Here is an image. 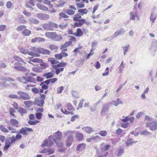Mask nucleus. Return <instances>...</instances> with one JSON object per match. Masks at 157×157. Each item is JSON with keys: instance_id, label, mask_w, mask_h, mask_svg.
<instances>
[{"instance_id": "obj_62", "label": "nucleus", "mask_w": 157, "mask_h": 157, "mask_svg": "<svg viewBox=\"0 0 157 157\" xmlns=\"http://www.w3.org/2000/svg\"><path fill=\"white\" fill-rule=\"evenodd\" d=\"M55 57L58 59H61L62 58V54H56L55 55Z\"/></svg>"}, {"instance_id": "obj_13", "label": "nucleus", "mask_w": 157, "mask_h": 157, "mask_svg": "<svg viewBox=\"0 0 157 157\" xmlns=\"http://www.w3.org/2000/svg\"><path fill=\"white\" fill-rule=\"evenodd\" d=\"M151 50L155 51L157 49V40L155 39L152 40L151 45L150 48Z\"/></svg>"}, {"instance_id": "obj_25", "label": "nucleus", "mask_w": 157, "mask_h": 157, "mask_svg": "<svg viewBox=\"0 0 157 157\" xmlns=\"http://www.w3.org/2000/svg\"><path fill=\"white\" fill-rule=\"evenodd\" d=\"M10 122L13 126L16 127H18V125L19 124V122L17 120L15 119H12L10 120Z\"/></svg>"}, {"instance_id": "obj_23", "label": "nucleus", "mask_w": 157, "mask_h": 157, "mask_svg": "<svg viewBox=\"0 0 157 157\" xmlns=\"http://www.w3.org/2000/svg\"><path fill=\"white\" fill-rule=\"evenodd\" d=\"M54 74L52 72L45 73L43 75V77H45L46 79H48L54 76Z\"/></svg>"}, {"instance_id": "obj_15", "label": "nucleus", "mask_w": 157, "mask_h": 157, "mask_svg": "<svg viewBox=\"0 0 157 157\" xmlns=\"http://www.w3.org/2000/svg\"><path fill=\"white\" fill-rule=\"evenodd\" d=\"M55 33L56 32H46L45 33V36L53 40L55 38Z\"/></svg>"}, {"instance_id": "obj_8", "label": "nucleus", "mask_w": 157, "mask_h": 157, "mask_svg": "<svg viewBox=\"0 0 157 157\" xmlns=\"http://www.w3.org/2000/svg\"><path fill=\"white\" fill-rule=\"evenodd\" d=\"M111 105V102H109L103 105L101 110V113L102 115H104L105 112L108 111Z\"/></svg>"}, {"instance_id": "obj_50", "label": "nucleus", "mask_w": 157, "mask_h": 157, "mask_svg": "<svg viewBox=\"0 0 157 157\" xmlns=\"http://www.w3.org/2000/svg\"><path fill=\"white\" fill-rule=\"evenodd\" d=\"M49 48L51 50H57L58 47L54 44H52L50 45L49 46Z\"/></svg>"}, {"instance_id": "obj_6", "label": "nucleus", "mask_w": 157, "mask_h": 157, "mask_svg": "<svg viewBox=\"0 0 157 157\" xmlns=\"http://www.w3.org/2000/svg\"><path fill=\"white\" fill-rule=\"evenodd\" d=\"M100 146V150L101 153H104L108 152L107 151L110 147V145L109 144H107L105 145V144L102 143L101 144Z\"/></svg>"}, {"instance_id": "obj_7", "label": "nucleus", "mask_w": 157, "mask_h": 157, "mask_svg": "<svg viewBox=\"0 0 157 157\" xmlns=\"http://www.w3.org/2000/svg\"><path fill=\"white\" fill-rule=\"evenodd\" d=\"M37 18L41 20H47L50 17L49 15L46 13H39L36 15Z\"/></svg>"}, {"instance_id": "obj_16", "label": "nucleus", "mask_w": 157, "mask_h": 157, "mask_svg": "<svg viewBox=\"0 0 157 157\" xmlns=\"http://www.w3.org/2000/svg\"><path fill=\"white\" fill-rule=\"evenodd\" d=\"M62 133L59 131H58L55 133L54 138L56 139V140H59L62 138Z\"/></svg>"}, {"instance_id": "obj_44", "label": "nucleus", "mask_w": 157, "mask_h": 157, "mask_svg": "<svg viewBox=\"0 0 157 157\" xmlns=\"http://www.w3.org/2000/svg\"><path fill=\"white\" fill-rule=\"evenodd\" d=\"M22 33L24 35L27 36H29L31 33V31L27 29H25L22 32Z\"/></svg>"}, {"instance_id": "obj_61", "label": "nucleus", "mask_w": 157, "mask_h": 157, "mask_svg": "<svg viewBox=\"0 0 157 157\" xmlns=\"http://www.w3.org/2000/svg\"><path fill=\"white\" fill-rule=\"evenodd\" d=\"M63 90V87L61 86L60 87H59L57 88V93L58 94H60L62 93Z\"/></svg>"}, {"instance_id": "obj_33", "label": "nucleus", "mask_w": 157, "mask_h": 157, "mask_svg": "<svg viewBox=\"0 0 157 157\" xmlns=\"http://www.w3.org/2000/svg\"><path fill=\"white\" fill-rule=\"evenodd\" d=\"M54 37L55 38L53 40L55 41H59L63 39V37L61 35H57L56 32Z\"/></svg>"}, {"instance_id": "obj_30", "label": "nucleus", "mask_w": 157, "mask_h": 157, "mask_svg": "<svg viewBox=\"0 0 157 157\" xmlns=\"http://www.w3.org/2000/svg\"><path fill=\"white\" fill-rule=\"evenodd\" d=\"M24 103L27 108L31 107L33 104V101L30 100L24 101Z\"/></svg>"}, {"instance_id": "obj_53", "label": "nucleus", "mask_w": 157, "mask_h": 157, "mask_svg": "<svg viewBox=\"0 0 157 157\" xmlns=\"http://www.w3.org/2000/svg\"><path fill=\"white\" fill-rule=\"evenodd\" d=\"M40 63H41L40 64V65L41 67L40 68L41 69V70L46 68L48 66V65L47 63L44 62H43V61Z\"/></svg>"}, {"instance_id": "obj_1", "label": "nucleus", "mask_w": 157, "mask_h": 157, "mask_svg": "<svg viewBox=\"0 0 157 157\" xmlns=\"http://www.w3.org/2000/svg\"><path fill=\"white\" fill-rule=\"evenodd\" d=\"M144 122L146 127L149 128L152 131H155L157 129V121L154 120L152 117L146 115L144 118Z\"/></svg>"}, {"instance_id": "obj_48", "label": "nucleus", "mask_w": 157, "mask_h": 157, "mask_svg": "<svg viewBox=\"0 0 157 157\" xmlns=\"http://www.w3.org/2000/svg\"><path fill=\"white\" fill-rule=\"evenodd\" d=\"M19 133L23 135H27L28 134L26 132L25 127L21 128L19 131Z\"/></svg>"}, {"instance_id": "obj_60", "label": "nucleus", "mask_w": 157, "mask_h": 157, "mask_svg": "<svg viewBox=\"0 0 157 157\" xmlns=\"http://www.w3.org/2000/svg\"><path fill=\"white\" fill-rule=\"evenodd\" d=\"M9 97L10 98L19 99V96L14 94H10L9 95Z\"/></svg>"}, {"instance_id": "obj_2", "label": "nucleus", "mask_w": 157, "mask_h": 157, "mask_svg": "<svg viewBox=\"0 0 157 157\" xmlns=\"http://www.w3.org/2000/svg\"><path fill=\"white\" fill-rule=\"evenodd\" d=\"M17 79L19 82L24 84L29 82L33 83H36L35 78L31 76H22L18 77Z\"/></svg>"}, {"instance_id": "obj_17", "label": "nucleus", "mask_w": 157, "mask_h": 157, "mask_svg": "<svg viewBox=\"0 0 157 157\" xmlns=\"http://www.w3.org/2000/svg\"><path fill=\"white\" fill-rule=\"evenodd\" d=\"M124 151V148L123 147H120L115 152V154L117 156L122 155Z\"/></svg>"}, {"instance_id": "obj_56", "label": "nucleus", "mask_w": 157, "mask_h": 157, "mask_svg": "<svg viewBox=\"0 0 157 157\" xmlns=\"http://www.w3.org/2000/svg\"><path fill=\"white\" fill-rule=\"evenodd\" d=\"M33 71L36 72H40L42 71L40 67H35L32 69Z\"/></svg>"}, {"instance_id": "obj_58", "label": "nucleus", "mask_w": 157, "mask_h": 157, "mask_svg": "<svg viewBox=\"0 0 157 157\" xmlns=\"http://www.w3.org/2000/svg\"><path fill=\"white\" fill-rule=\"evenodd\" d=\"M141 134L144 135H151V133L147 130H144L141 132Z\"/></svg>"}, {"instance_id": "obj_63", "label": "nucleus", "mask_w": 157, "mask_h": 157, "mask_svg": "<svg viewBox=\"0 0 157 157\" xmlns=\"http://www.w3.org/2000/svg\"><path fill=\"white\" fill-rule=\"evenodd\" d=\"M67 109L69 110H72L73 109V108L71 104L69 103H68L67 104Z\"/></svg>"}, {"instance_id": "obj_57", "label": "nucleus", "mask_w": 157, "mask_h": 157, "mask_svg": "<svg viewBox=\"0 0 157 157\" xmlns=\"http://www.w3.org/2000/svg\"><path fill=\"white\" fill-rule=\"evenodd\" d=\"M66 13L69 15H72L75 13V11L71 9H67L66 11Z\"/></svg>"}, {"instance_id": "obj_18", "label": "nucleus", "mask_w": 157, "mask_h": 157, "mask_svg": "<svg viewBox=\"0 0 157 157\" xmlns=\"http://www.w3.org/2000/svg\"><path fill=\"white\" fill-rule=\"evenodd\" d=\"M36 6L39 9L43 11H47L48 10V7L40 3H37L36 4Z\"/></svg>"}, {"instance_id": "obj_45", "label": "nucleus", "mask_w": 157, "mask_h": 157, "mask_svg": "<svg viewBox=\"0 0 157 157\" xmlns=\"http://www.w3.org/2000/svg\"><path fill=\"white\" fill-rule=\"evenodd\" d=\"M132 140L131 139H129L126 142V145L128 147L130 146H131L132 144L134 143H137V141H132Z\"/></svg>"}, {"instance_id": "obj_59", "label": "nucleus", "mask_w": 157, "mask_h": 157, "mask_svg": "<svg viewBox=\"0 0 157 157\" xmlns=\"http://www.w3.org/2000/svg\"><path fill=\"white\" fill-rule=\"evenodd\" d=\"M59 16L63 18H68L69 17V16L67 15L65 13H59Z\"/></svg>"}, {"instance_id": "obj_34", "label": "nucleus", "mask_w": 157, "mask_h": 157, "mask_svg": "<svg viewBox=\"0 0 157 157\" xmlns=\"http://www.w3.org/2000/svg\"><path fill=\"white\" fill-rule=\"evenodd\" d=\"M41 49V48H37L36 47H31V49L32 51L35 52L40 53Z\"/></svg>"}, {"instance_id": "obj_52", "label": "nucleus", "mask_w": 157, "mask_h": 157, "mask_svg": "<svg viewBox=\"0 0 157 157\" xmlns=\"http://www.w3.org/2000/svg\"><path fill=\"white\" fill-rule=\"evenodd\" d=\"M15 112V110L13 108H10L9 110V112L11 115L13 117L16 118V117L14 115V113Z\"/></svg>"}, {"instance_id": "obj_12", "label": "nucleus", "mask_w": 157, "mask_h": 157, "mask_svg": "<svg viewBox=\"0 0 157 157\" xmlns=\"http://www.w3.org/2000/svg\"><path fill=\"white\" fill-rule=\"evenodd\" d=\"M44 103V101L43 100H39L38 99H35V101L33 102V104L34 105H37L39 107H43Z\"/></svg>"}, {"instance_id": "obj_24", "label": "nucleus", "mask_w": 157, "mask_h": 157, "mask_svg": "<svg viewBox=\"0 0 157 157\" xmlns=\"http://www.w3.org/2000/svg\"><path fill=\"white\" fill-rule=\"evenodd\" d=\"M83 33L80 28H78L77 29L76 32L75 33L74 35L77 37L80 36L82 35Z\"/></svg>"}, {"instance_id": "obj_42", "label": "nucleus", "mask_w": 157, "mask_h": 157, "mask_svg": "<svg viewBox=\"0 0 157 157\" xmlns=\"http://www.w3.org/2000/svg\"><path fill=\"white\" fill-rule=\"evenodd\" d=\"M48 61L51 62L52 64H57L59 63V61H56L54 58H49L48 59Z\"/></svg>"}, {"instance_id": "obj_64", "label": "nucleus", "mask_w": 157, "mask_h": 157, "mask_svg": "<svg viewBox=\"0 0 157 157\" xmlns=\"http://www.w3.org/2000/svg\"><path fill=\"white\" fill-rule=\"evenodd\" d=\"M108 155V152L101 153V154H98L97 157H105Z\"/></svg>"}, {"instance_id": "obj_40", "label": "nucleus", "mask_w": 157, "mask_h": 157, "mask_svg": "<svg viewBox=\"0 0 157 157\" xmlns=\"http://www.w3.org/2000/svg\"><path fill=\"white\" fill-rule=\"evenodd\" d=\"M81 16L79 15V13H78L74 15L73 20L75 21H78L79 20V19L81 18Z\"/></svg>"}, {"instance_id": "obj_47", "label": "nucleus", "mask_w": 157, "mask_h": 157, "mask_svg": "<svg viewBox=\"0 0 157 157\" xmlns=\"http://www.w3.org/2000/svg\"><path fill=\"white\" fill-rule=\"evenodd\" d=\"M10 84L7 83L6 82H0V86L2 87H6L10 86Z\"/></svg>"}, {"instance_id": "obj_35", "label": "nucleus", "mask_w": 157, "mask_h": 157, "mask_svg": "<svg viewBox=\"0 0 157 157\" xmlns=\"http://www.w3.org/2000/svg\"><path fill=\"white\" fill-rule=\"evenodd\" d=\"M78 12L80 13L81 15H83L84 14H86L87 13L88 11L86 9H79L78 11Z\"/></svg>"}, {"instance_id": "obj_43", "label": "nucleus", "mask_w": 157, "mask_h": 157, "mask_svg": "<svg viewBox=\"0 0 157 157\" xmlns=\"http://www.w3.org/2000/svg\"><path fill=\"white\" fill-rule=\"evenodd\" d=\"M98 134L101 135V136H105L107 135V132L106 131L101 130L98 132Z\"/></svg>"}, {"instance_id": "obj_29", "label": "nucleus", "mask_w": 157, "mask_h": 157, "mask_svg": "<svg viewBox=\"0 0 157 157\" xmlns=\"http://www.w3.org/2000/svg\"><path fill=\"white\" fill-rule=\"evenodd\" d=\"M40 53L44 55H49L50 53V52L48 49L41 48Z\"/></svg>"}, {"instance_id": "obj_36", "label": "nucleus", "mask_w": 157, "mask_h": 157, "mask_svg": "<svg viewBox=\"0 0 157 157\" xmlns=\"http://www.w3.org/2000/svg\"><path fill=\"white\" fill-rule=\"evenodd\" d=\"M30 60L32 62L34 63H40L43 61V60L38 58L33 59V57L31 58Z\"/></svg>"}, {"instance_id": "obj_20", "label": "nucleus", "mask_w": 157, "mask_h": 157, "mask_svg": "<svg viewBox=\"0 0 157 157\" xmlns=\"http://www.w3.org/2000/svg\"><path fill=\"white\" fill-rule=\"evenodd\" d=\"M86 145V144L84 143L79 144L76 147V150L78 151H82L85 148Z\"/></svg>"}, {"instance_id": "obj_22", "label": "nucleus", "mask_w": 157, "mask_h": 157, "mask_svg": "<svg viewBox=\"0 0 157 157\" xmlns=\"http://www.w3.org/2000/svg\"><path fill=\"white\" fill-rule=\"evenodd\" d=\"M110 102L111 103V104L113 105L116 106H117L118 105L120 104L123 103V102L119 98H117L116 100L112 101Z\"/></svg>"}, {"instance_id": "obj_28", "label": "nucleus", "mask_w": 157, "mask_h": 157, "mask_svg": "<svg viewBox=\"0 0 157 157\" xmlns=\"http://www.w3.org/2000/svg\"><path fill=\"white\" fill-rule=\"evenodd\" d=\"M76 139L79 141H80L82 140L83 137V134L80 132H78L76 135Z\"/></svg>"}, {"instance_id": "obj_26", "label": "nucleus", "mask_w": 157, "mask_h": 157, "mask_svg": "<svg viewBox=\"0 0 157 157\" xmlns=\"http://www.w3.org/2000/svg\"><path fill=\"white\" fill-rule=\"evenodd\" d=\"M157 17V15L156 14L153 12H152L151 13V16L150 17V20L152 22V23H153Z\"/></svg>"}, {"instance_id": "obj_3", "label": "nucleus", "mask_w": 157, "mask_h": 157, "mask_svg": "<svg viewBox=\"0 0 157 157\" xmlns=\"http://www.w3.org/2000/svg\"><path fill=\"white\" fill-rule=\"evenodd\" d=\"M43 28L46 30L53 31L54 30V28H57L58 27L57 24L52 22H50L48 24H44L42 26Z\"/></svg>"}, {"instance_id": "obj_54", "label": "nucleus", "mask_w": 157, "mask_h": 157, "mask_svg": "<svg viewBox=\"0 0 157 157\" xmlns=\"http://www.w3.org/2000/svg\"><path fill=\"white\" fill-rule=\"evenodd\" d=\"M26 28L25 26L24 25H21L18 26L17 28V31H21L24 29H26Z\"/></svg>"}, {"instance_id": "obj_4", "label": "nucleus", "mask_w": 157, "mask_h": 157, "mask_svg": "<svg viewBox=\"0 0 157 157\" xmlns=\"http://www.w3.org/2000/svg\"><path fill=\"white\" fill-rule=\"evenodd\" d=\"M53 141L56 143V140L54 138V137L52 136H50L48 137V140H46L42 144V146L44 147L46 146L49 147L53 144Z\"/></svg>"}, {"instance_id": "obj_21", "label": "nucleus", "mask_w": 157, "mask_h": 157, "mask_svg": "<svg viewBox=\"0 0 157 157\" xmlns=\"http://www.w3.org/2000/svg\"><path fill=\"white\" fill-rule=\"evenodd\" d=\"M75 133L74 131L67 130L63 132V134L65 136H72Z\"/></svg>"}, {"instance_id": "obj_5", "label": "nucleus", "mask_w": 157, "mask_h": 157, "mask_svg": "<svg viewBox=\"0 0 157 157\" xmlns=\"http://www.w3.org/2000/svg\"><path fill=\"white\" fill-rule=\"evenodd\" d=\"M17 94L19 95V99H22L24 100H29L30 98L29 95L26 92L22 91L17 92Z\"/></svg>"}, {"instance_id": "obj_39", "label": "nucleus", "mask_w": 157, "mask_h": 157, "mask_svg": "<svg viewBox=\"0 0 157 157\" xmlns=\"http://www.w3.org/2000/svg\"><path fill=\"white\" fill-rule=\"evenodd\" d=\"M18 111L21 114V115H22L24 114H25L27 113L26 110L22 108L19 107Z\"/></svg>"}, {"instance_id": "obj_19", "label": "nucleus", "mask_w": 157, "mask_h": 157, "mask_svg": "<svg viewBox=\"0 0 157 157\" xmlns=\"http://www.w3.org/2000/svg\"><path fill=\"white\" fill-rule=\"evenodd\" d=\"M73 141V138L72 135L68 136L67 141L66 145L67 147L70 146Z\"/></svg>"}, {"instance_id": "obj_10", "label": "nucleus", "mask_w": 157, "mask_h": 157, "mask_svg": "<svg viewBox=\"0 0 157 157\" xmlns=\"http://www.w3.org/2000/svg\"><path fill=\"white\" fill-rule=\"evenodd\" d=\"M12 68L16 70L21 72H25L27 70L26 67L21 65H13L12 66Z\"/></svg>"}, {"instance_id": "obj_27", "label": "nucleus", "mask_w": 157, "mask_h": 157, "mask_svg": "<svg viewBox=\"0 0 157 157\" xmlns=\"http://www.w3.org/2000/svg\"><path fill=\"white\" fill-rule=\"evenodd\" d=\"M72 43L71 41H69L66 42L63 44L61 45L60 50H62L63 48H66L70 46Z\"/></svg>"}, {"instance_id": "obj_31", "label": "nucleus", "mask_w": 157, "mask_h": 157, "mask_svg": "<svg viewBox=\"0 0 157 157\" xmlns=\"http://www.w3.org/2000/svg\"><path fill=\"white\" fill-rule=\"evenodd\" d=\"M29 21L31 23L37 24L39 23V21L34 17H30L29 18Z\"/></svg>"}, {"instance_id": "obj_14", "label": "nucleus", "mask_w": 157, "mask_h": 157, "mask_svg": "<svg viewBox=\"0 0 157 157\" xmlns=\"http://www.w3.org/2000/svg\"><path fill=\"white\" fill-rule=\"evenodd\" d=\"M82 129L88 134H90L92 132H94L93 128L90 126H86L83 127Z\"/></svg>"}, {"instance_id": "obj_32", "label": "nucleus", "mask_w": 157, "mask_h": 157, "mask_svg": "<svg viewBox=\"0 0 157 157\" xmlns=\"http://www.w3.org/2000/svg\"><path fill=\"white\" fill-rule=\"evenodd\" d=\"M13 58L15 60L19 63H24L23 59L21 57L17 56H13Z\"/></svg>"}, {"instance_id": "obj_38", "label": "nucleus", "mask_w": 157, "mask_h": 157, "mask_svg": "<svg viewBox=\"0 0 157 157\" xmlns=\"http://www.w3.org/2000/svg\"><path fill=\"white\" fill-rule=\"evenodd\" d=\"M27 54L34 57H39L40 55L38 53H36L33 52H28Z\"/></svg>"}, {"instance_id": "obj_51", "label": "nucleus", "mask_w": 157, "mask_h": 157, "mask_svg": "<svg viewBox=\"0 0 157 157\" xmlns=\"http://www.w3.org/2000/svg\"><path fill=\"white\" fill-rule=\"evenodd\" d=\"M61 111L63 113L65 114H71V115H73V113L72 112H69L66 110V109H63L62 108H61Z\"/></svg>"}, {"instance_id": "obj_11", "label": "nucleus", "mask_w": 157, "mask_h": 157, "mask_svg": "<svg viewBox=\"0 0 157 157\" xmlns=\"http://www.w3.org/2000/svg\"><path fill=\"white\" fill-rule=\"evenodd\" d=\"M136 18L137 20H139V17L138 16L137 12L136 11L131 12L130 13V19L131 20H134Z\"/></svg>"}, {"instance_id": "obj_9", "label": "nucleus", "mask_w": 157, "mask_h": 157, "mask_svg": "<svg viewBox=\"0 0 157 157\" xmlns=\"http://www.w3.org/2000/svg\"><path fill=\"white\" fill-rule=\"evenodd\" d=\"M54 149L51 148H44L40 152L41 153H45L47 155H50L54 153Z\"/></svg>"}, {"instance_id": "obj_46", "label": "nucleus", "mask_w": 157, "mask_h": 157, "mask_svg": "<svg viewBox=\"0 0 157 157\" xmlns=\"http://www.w3.org/2000/svg\"><path fill=\"white\" fill-rule=\"evenodd\" d=\"M129 47V44H127L125 46H123L122 47V48L123 49L124 51V55H125L126 53L127 52L128 50V49Z\"/></svg>"}, {"instance_id": "obj_41", "label": "nucleus", "mask_w": 157, "mask_h": 157, "mask_svg": "<svg viewBox=\"0 0 157 157\" xmlns=\"http://www.w3.org/2000/svg\"><path fill=\"white\" fill-rule=\"evenodd\" d=\"M1 80L6 81H10L11 82H14L15 80L14 79L10 77H5L1 78Z\"/></svg>"}, {"instance_id": "obj_55", "label": "nucleus", "mask_w": 157, "mask_h": 157, "mask_svg": "<svg viewBox=\"0 0 157 157\" xmlns=\"http://www.w3.org/2000/svg\"><path fill=\"white\" fill-rule=\"evenodd\" d=\"M43 114L41 113L38 112L36 113L35 114V116L36 119L38 120H40L41 119Z\"/></svg>"}, {"instance_id": "obj_49", "label": "nucleus", "mask_w": 157, "mask_h": 157, "mask_svg": "<svg viewBox=\"0 0 157 157\" xmlns=\"http://www.w3.org/2000/svg\"><path fill=\"white\" fill-rule=\"evenodd\" d=\"M0 129L2 132H4L8 133L9 132V131L2 125L0 126Z\"/></svg>"}, {"instance_id": "obj_37", "label": "nucleus", "mask_w": 157, "mask_h": 157, "mask_svg": "<svg viewBox=\"0 0 157 157\" xmlns=\"http://www.w3.org/2000/svg\"><path fill=\"white\" fill-rule=\"evenodd\" d=\"M18 48L20 50L21 53L23 54L26 55L27 53H28V51L27 49H25L21 47H19Z\"/></svg>"}]
</instances>
